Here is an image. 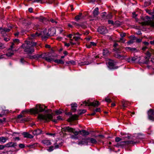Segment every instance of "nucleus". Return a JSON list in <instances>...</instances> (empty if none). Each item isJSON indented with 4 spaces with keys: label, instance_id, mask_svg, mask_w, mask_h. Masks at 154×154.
Returning a JSON list of instances; mask_svg holds the SVG:
<instances>
[{
    "label": "nucleus",
    "instance_id": "45",
    "mask_svg": "<svg viewBox=\"0 0 154 154\" xmlns=\"http://www.w3.org/2000/svg\"><path fill=\"white\" fill-rule=\"evenodd\" d=\"M48 38V36L45 35H42V38L43 40L46 41Z\"/></svg>",
    "mask_w": 154,
    "mask_h": 154
},
{
    "label": "nucleus",
    "instance_id": "5",
    "mask_svg": "<svg viewBox=\"0 0 154 154\" xmlns=\"http://www.w3.org/2000/svg\"><path fill=\"white\" fill-rule=\"evenodd\" d=\"M83 103L85 104V106H92L94 107H98L100 104V103L97 100H94L92 102H90L89 100L85 101L83 102Z\"/></svg>",
    "mask_w": 154,
    "mask_h": 154
},
{
    "label": "nucleus",
    "instance_id": "14",
    "mask_svg": "<svg viewBox=\"0 0 154 154\" xmlns=\"http://www.w3.org/2000/svg\"><path fill=\"white\" fill-rule=\"evenodd\" d=\"M123 107L124 108L127 107L128 106H129L131 104V103L129 102L123 100L121 101Z\"/></svg>",
    "mask_w": 154,
    "mask_h": 154
},
{
    "label": "nucleus",
    "instance_id": "8",
    "mask_svg": "<svg viewBox=\"0 0 154 154\" xmlns=\"http://www.w3.org/2000/svg\"><path fill=\"white\" fill-rule=\"evenodd\" d=\"M75 135H78L79 134L82 135L83 136H85L88 135L89 133L88 131H87L85 130H82L75 132Z\"/></svg>",
    "mask_w": 154,
    "mask_h": 154
},
{
    "label": "nucleus",
    "instance_id": "9",
    "mask_svg": "<svg viewBox=\"0 0 154 154\" xmlns=\"http://www.w3.org/2000/svg\"><path fill=\"white\" fill-rule=\"evenodd\" d=\"M97 31L99 33L102 34H105L108 32L106 27L102 26L99 27Z\"/></svg>",
    "mask_w": 154,
    "mask_h": 154
},
{
    "label": "nucleus",
    "instance_id": "12",
    "mask_svg": "<svg viewBox=\"0 0 154 154\" xmlns=\"http://www.w3.org/2000/svg\"><path fill=\"white\" fill-rule=\"evenodd\" d=\"M141 24L142 25H150L153 27H154V21L150 20V21H145L144 22H142Z\"/></svg>",
    "mask_w": 154,
    "mask_h": 154
},
{
    "label": "nucleus",
    "instance_id": "43",
    "mask_svg": "<svg viewBox=\"0 0 154 154\" xmlns=\"http://www.w3.org/2000/svg\"><path fill=\"white\" fill-rule=\"evenodd\" d=\"M15 44L13 42L12 43L11 45V46L10 48H9L8 50H12V49L14 48L15 47Z\"/></svg>",
    "mask_w": 154,
    "mask_h": 154
},
{
    "label": "nucleus",
    "instance_id": "21",
    "mask_svg": "<svg viewBox=\"0 0 154 154\" xmlns=\"http://www.w3.org/2000/svg\"><path fill=\"white\" fill-rule=\"evenodd\" d=\"M40 35V34L37 32H36L35 33H33L31 35L29 38L31 39H33L35 37L39 36Z\"/></svg>",
    "mask_w": 154,
    "mask_h": 154
},
{
    "label": "nucleus",
    "instance_id": "17",
    "mask_svg": "<svg viewBox=\"0 0 154 154\" xmlns=\"http://www.w3.org/2000/svg\"><path fill=\"white\" fill-rule=\"evenodd\" d=\"M74 24L78 26H81L83 29H85L87 27V24L86 22L82 23L81 24H78L75 23Z\"/></svg>",
    "mask_w": 154,
    "mask_h": 154
},
{
    "label": "nucleus",
    "instance_id": "48",
    "mask_svg": "<svg viewBox=\"0 0 154 154\" xmlns=\"http://www.w3.org/2000/svg\"><path fill=\"white\" fill-rule=\"evenodd\" d=\"M5 47V45L4 44L2 43H0V49H3Z\"/></svg>",
    "mask_w": 154,
    "mask_h": 154
},
{
    "label": "nucleus",
    "instance_id": "35",
    "mask_svg": "<svg viewBox=\"0 0 154 154\" xmlns=\"http://www.w3.org/2000/svg\"><path fill=\"white\" fill-rule=\"evenodd\" d=\"M126 50H129L131 51H137V49L136 48H131L129 47H127L126 48Z\"/></svg>",
    "mask_w": 154,
    "mask_h": 154
},
{
    "label": "nucleus",
    "instance_id": "52",
    "mask_svg": "<svg viewBox=\"0 0 154 154\" xmlns=\"http://www.w3.org/2000/svg\"><path fill=\"white\" fill-rule=\"evenodd\" d=\"M71 107H77V105L76 103H72L71 104Z\"/></svg>",
    "mask_w": 154,
    "mask_h": 154
},
{
    "label": "nucleus",
    "instance_id": "39",
    "mask_svg": "<svg viewBox=\"0 0 154 154\" xmlns=\"http://www.w3.org/2000/svg\"><path fill=\"white\" fill-rule=\"evenodd\" d=\"M108 53V51L106 49H103V55L107 56Z\"/></svg>",
    "mask_w": 154,
    "mask_h": 154
},
{
    "label": "nucleus",
    "instance_id": "31",
    "mask_svg": "<svg viewBox=\"0 0 154 154\" xmlns=\"http://www.w3.org/2000/svg\"><path fill=\"white\" fill-rule=\"evenodd\" d=\"M14 50H12V52H8L6 54V55L8 57H11L14 55Z\"/></svg>",
    "mask_w": 154,
    "mask_h": 154
},
{
    "label": "nucleus",
    "instance_id": "57",
    "mask_svg": "<svg viewBox=\"0 0 154 154\" xmlns=\"http://www.w3.org/2000/svg\"><path fill=\"white\" fill-rule=\"evenodd\" d=\"M55 112L57 115H58V114H61V113H62V112L59 110H57L55 111Z\"/></svg>",
    "mask_w": 154,
    "mask_h": 154
},
{
    "label": "nucleus",
    "instance_id": "30",
    "mask_svg": "<svg viewBox=\"0 0 154 154\" xmlns=\"http://www.w3.org/2000/svg\"><path fill=\"white\" fill-rule=\"evenodd\" d=\"M12 26H8V28H4L3 29L5 30V32H9L12 29Z\"/></svg>",
    "mask_w": 154,
    "mask_h": 154
},
{
    "label": "nucleus",
    "instance_id": "60",
    "mask_svg": "<svg viewBox=\"0 0 154 154\" xmlns=\"http://www.w3.org/2000/svg\"><path fill=\"white\" fill-rule=\"evenodd\" d=\"M134 42L133 40L131 39L128 41L127 43L129 44H132L134 43Z\"/></svg>",
    "mask_w": 154,
    "mask_h": 154
},
{
    "label": "nucleus",
    "instance_id": "58",
    "mask_svg": "<svg viewBox=\"0 0 154 154\" xmlns=\"http://www.w3.org/2000/svg\"><path fill=\"white\" fill-rule=\"evenodd\" d=\"M90 45L91 46H95L96 45V43L94 42H90Z\"/></svg>",
    "mask_w": 154,
    "mask_h": 154
},
{
    "label": "nucleus",
    "instance_id": "34",
    "mask_svg": "<svg viewBox=\"0 0 154 154\" xmlns=\"http://www.w3.org/2000/svg\"><path fill=\"white\" fill-rule=\"evenodd\" d=\"M6 140L7 139L6 138L3 137H2L0 138V141L3 143H5L6 142Z\"/></svg>",
    "mask_w": 154,
    "mask_h": 154
},
{
    "label": "nucleus",
    "instance_id": "7",
    "mask_svg": "<svg viewBox=\"0 0 154 154\" xmlns=\"http://www.w3.org/2000/svg\"><path fill=\"white\" fill-rule=\"evenodd\" d=\"M61 130L63 132H68L72 133L75 135V132L77 131H75L74 128L70 127L69 126L64 127L63 128L62 127Z\"/></svg>",
    "mask_w": 154,
    "mask_h": 154
},
{
    "label": "nucleus",
    "instance_id": "1",
    "mask_svg": "<svg viewBox=\"0 0 154 154\" xmlns=\"http://www.w3.org/2000/svg\"><path fill=\"white\" fill-rule=\"evenodd\" d=\"M37 43L32 41H25V43L23 44L21 47L24 49V51L28 54H31L34 52L35 50L34 47L36 46Z\"/></svg>",
    "mask_w": 154,
    "mask_h": 154
},
{
    "label": "nucleus",
    "instance_id": "56",
    "mask_svg": "<svg viewBox=\"0 0 154 154\" xmlns=\"http://www.w3.org/2000/svg\"><path fill=\"white\" fill-rule=\"evenodd\" d=\"M108 23L109 24H112V25H114V23L113 21L112 20H108Z\"/></svg>",
    "mask_w": 154,
    "mask_h": 154
},
{
    "label": "nucleus",
    "instance_id": "10",
    "mask_svg": "<svg viewBox=\"0 0 154 154\" xmlns=\"http://www.w3.org/2000/svg\"><path fill=\"white\" fill-rule=\"evenodd\" d=\"M148 118L149 119L152 121H154V109H150L148 111Z\"/></svg>",
    "mask_w": 154,
    "mask_h": 154
},
{
    "label": "nucleus",
    "instance_id": "24",
    "mask_svg": "<svg viewBox=\"0 0 154 154\" xmlns=\"http://www.w3.org/2000/svg\"><path fill=\"white\" fill-rule=\"evenodd\" d=\"M53 61L58 64H63L64 63V61L62 59H56L55 60L54 59Z\"/></svg>",
    "mask_w": 154,
    "mask_h": 154
},
{
    "label": "nucleus",
    "instance_id": "50",
    "mask_svg": "<svg viewBox=\"0 0 154 154\" xmlns=\"http://www.w3.org/2000/svg\"><path fill=\"white\" fill-rule=\"evenodd\" d=\"M13 42L15 44H17L19 42V40L18 39H15L13 40Z\"/></svg>",
    "mask_w": 154,
    "mask_h": 154
},
{
    "label": "nucleus",
    "instance_id": "26",
    "mask_svg": "<svg viewBox=\"0 0 154 154\" xmlns=\"http://www.w3.org/2000/svg\"><path fill=\"white\" fill-rule=\"evenodd\" d=\"M122 138V140H126L128 139H129L130 138V137L129 136L128 134H125V135L124 136H123Z\"/></svg>",
    "mask_w": 154,
    "mask_h": 154
},
{
    "label": "nucleus",
    "instance_id": "46",
    "mask_svg": "<svg viewBox=\"0 0 154 154\" xmlns=\"http://www.w3.org/2000/svg\"><path fill=\"white\" fill-rule=\"evenodd\" d=\"M122 139L119 137H116L115 138V141L116 142H119L120 141L122 140Z\"/></svg>",
    "mask_w": 154,
    "mask_h": 154
},
{
    "label": "nucleus",
    "instance_id": "28",
    "mask_svg": "<svg viewBox=\"0 0 154 154\" xmlns=\"http://www.w3.org/2000/svg\"><path fill=\"white\" fill-rule=\"evenodd\" d=\"M66 63L69 65H75V63L74 60H71L66 62Z\"/></svg>",
    "mask_w": 154,
    "mask_h": 154
},
{
    "label": "nucleus",
    "instance_id": "19",
    "mask_svg": "<svg viewBox=\"0 0 154 154\" xmlns=\"http://www.w3.org/2000/svg\"><path fill=\"white\" fill-rule=\"evenodd\" d=\"M42 132V131L41 130L38 128L33 131L32 133L34 135H37L41 134Z\"/></svg>",
    "mask_w": 154,
    "mask_h": 154
},
{
    "label": "nucleus",
    "instance_id": "15",
    "mask_svg": "<svg viewBox=\"0 0 154 154\" xmlns=\"http://www.w3.org/2000/svg\"><path fill=\"white\" fill-rule=\"evenodd\" d=\"M87 140H88L89 143L92 144H96L97 143V139L93 138L88 137L87 138Z\"/></svg>",
    "mask_w": 154,
    "mask_h": 154
},
{
    "label": "nucleus",
    "instance_id": "49",
    "mask_svg": "<svg viewBox=\"0 0 154 154\" xmlns=\"http://www.w3.org/2000/svg\"><path fill=\"white\" fill-rule=\"evenodd\" d=\"M113 50L115 51H116L117 53H118L119 51H120V49L119 48H118L116 47L114 48Z\"/></svg>",
    "mask_w": 154,
    "mask_h": 154
},
{
    "label": "nucleus",
    "instance_id": "18",
    "mask_svg": "<svg viewBox=\"0 0 154 154\" xmlns=\"http://www.w3.org/2000/svg\"><path fill=\"white\" fill-rule=\"evenodd\" d=\"M78 116L76 114H74L72 115L70 117V118L68 119V121L71 122L72 121L76 120L77 119Z\"/></svg>",
    "mask_w": 154,
    "mask_h": 154
},
{
    "label": "nucleus",
    "instance_id": "62",
    "mask_svg": "<svg viewBox=\"0 0 154 154\" xmlns=\"http://www.w3.org/2000/svg\"><path fill=\"white\" fill-rule=\"evenodd\" d=\"M20 61L21 63H24L25 62H26L24 60L23 58H21L20 60Z\"/></svg>",
    "mask_w": 154,
    "mask_h": 154
},
{
    "label": "nucleus",
    "instance_id": "64",
    "mask_svg": "<svg viewBox=\"0 0 154 154\" xmlns=\"http://www.w3.org/2000/svg\"><path fill=\"white\" fill-rule=\"evenodd\" d=\"M73 39H74L75 41H77L78 40L80 39V38L79 37H74Z\"/></svg>",
    "mask_w": 154,
    "mask_h": 154
},
{
    "label": "nucleus",
    "instance_id": "59",
    "mask_svg": "<svg viewBox=\"0 0 154 154\" xmlns=\"http://www.w3.org/2000/svg\"><path fill=\"white\" fill-rule=\"evenodd\" d=\"M19 146L21 148H24L25 146V145L23 144L22 143L19 144Z\"/></svg>",
    "mask_w": 154,
    "mask_h": 154
},
{
    "label": "nucleus",
    "instance_id": "36",
    "mask_svg": "<svg viewBox=\"0 0 154 154\" xmlns=\"http://www.w3.org/2000/svg\"><path fill=\"white\" fill-rule=\"evenodd\" d=\"M138 58V57L137 56L132 57L131 58V61L132 62H134L136 61V60Z\"/></svg>",
    "mask_w": 154,
    "mask_h": 154
},
{
    "label": "nucleus",
    "instance_id": "42",
    "mask_svg": "<svg viewBox=\"0 0 154 154\" xmlns=\"http://www.w3.org/2000/svg\"><path fill=\"white\" fill-rule=\"evenodd\" d=\"M54 146H51L49 147L47 150L49 152H51L54 149Z\"/></svg>",
    "mask_w": 154,
    "mask_h": 154
},
{
    "label": "nucleus",
    "instance_id": "55",
    "mask_svg": "<svg viewBox=\"0 0 154 154\" xmlns=\"http://www.w3.org/2000/svg\"><path fill=\"white\" fill-rule=\"evenodd\" d=\"M1 34L3 35V36L5 35H6V32H5L4 30L3 29L2 30L1 32Z\"/></svg>",
    "mask_w": 154,
    "mask_h": 154
},
{
    "label": "nucleus",
    "instance_id": "11",
    "mask_svg": "<svg viewBox=\"0 0 154 154\" xmlns=\"http://www.w3.org/2000/svg\"><path fill=\"white\" fill-rule=\"evenodd\" d=\"M108 68L110 69H114L117 68L115 67L114 62L112 60H110L107 63Z\"/></svg>",
    "mask_w": 154,
    "mask_h": 154
},
{
    "label": "nucleus",
    "instance_id": "13",
    "mask_svg": "<svg viewBox=\"0 0 154 154\" xmlns=\"http://www.w3.org/2000/svg\"><path fill=\"white\" fill-rule=\"evenodd\" d=\"M17 143H14L12 142H9L8 143L5 145V147H14L17 146Z\"/></svg>",
    "mask_w": 154,
    "mask_h": 154
},
{
    "label": "nucleus",
    "instance_id": "6",
    "mask_svg": "<svg viewBox=\"0 0 154 154\" xmlns=\"http://www.w3.org/2000/svg\"><path fill=\"white\" fill-rule=\"evenodd\" d=\"M138 143V142L134 141H124L120 142L118 143V146H124L126 145L136 144L137 143Z\"/></svg>",
    "mask_w": 154,
    "mask_h": 154
},
{
    "label": "nucleus",
    "instance_id": "2",
    "mask_svg": "<svg viewBox=\"0 0 154 154\" xmlns=\"http://www.w3.org/2000/svg\"><path fill=\"white\" fill-rule=\"evenodd\" d=\"M53 117L52 114L49 113L47 114L44 115L39 114L38 116V119L44 120L45 122H48L50 120H51L55 123H57V120L52 119Z\"/></svg>",
    "mask_w": 154,
    "mask_h": 154
},
{
    "label": "nucleus",
    "instance_id": "22",
    "mask_svg": "<svg viewBox=\"0 0 154 154\" xmlns=\"http://www.w3.org/2000/svg\"><path fill=\"white\" fill-rule=\"evenodd\" d=\"M42 142L46 146L49 145L51 144L50 141L48 140H44L42 141Z\"/></svg>",
    "mask_w": 154,
    "mask_h": 154
},
{
    "label": "nucleus",
    "instance_id": "32",
    "mask_svg": "<svg viewBox=\"0 0 154 154\" xmlns=\"http://www.w3.org/2000/svg\"><path fill=\"white\" fill-rule=\"evenodd\" d=\"M86 112V110L85 109L81 110L80 109L78 111V113L79 115H82L85 113Z\"/></svg>",
    "mask_w": 154,
    "mask_h": 154
},
{
    "label": "nucleus",
    "instance_id": "20",
    "mask_svg": "<svg viewBox=\"0 0 154 154\" xmlns=\"http://www.w3.org/2000/svg\"><path fill=\"white\" fill-rule=\"evenodd\" d=\"M114 56L116 58L119 59H121L122 60L124 59L125 58L124 56L120 55L118 53H116L114 54Z\"/></svg>",
    "mask_w": 154,
    "mask_h": 154
},
{
    "label": "nucleus",
    "instance_id": "44",
    "mask_svg": "<svg viewBox=\"0 0 154 154\" xmlns=\"http://www.w3.org/2000/svg\"><path fill=\"white\" fill-rule=\"evenodd\" d=\"M112 17V15L111 13H109L106 15V19H110Z\"/></svg>",
    "mask_w": 154,
    "mask_h": 154
},
{
    "label": "nucleus",
    "instance_id": "38",
    "mask_svg": "<svg viewBox=\"0 0 154 154\" xmlns=\"http://www.w3.org/2000/svg\"><path fill=\"white\" fill-rule=\"evenodd\" d=\"M105 101L108 103H110L112 102V100L108 97H105Z\"/></svg>",
    "mask_w": 154,
    "mask_h": 154
},
{
    "label": "nucleus",
    "instance_id": "53",
    "mask_svg": "<svg viewBox=\"0 0 154 154\" xmlns=\"http://www.w3.org/2000/svg\"><path fill=\"white\" fill-rule=\"evenodd\" d=\"M26 57L30 59H34V55H28Z\"/></svg>",
    "mask_w": 154,
    "mask_h": 154
},
{
    "label": "nucleus",
    "instance_id": "4",
    "mask_svg": "<svg viewBox=\"0 0 154 154\" xmlns=\"http://www.w3.org/2000/svg\"><path fill=\"white\" fill-rule=\"evenodd\" d=\"M44 105L41 104H37L36 105L35 108H32L30 109V112L31 113L36 114H38L39 112H42L45 110V109L43 108Z\"/></svg>",
    "mask_w": 154,
    "mask_h": 154
},
{
    "label": "nucleus",
    "instance_id": "63",
    "mask_svg": "<svg viewBox=\"0 0 154 154\" xmlns=\"http://www.w3.org/2000/svg\"><path fill=\"white\" fill-rule=\"evenodd\" d=\"M106 12H104L102 13V17L103 18H105V17L106 18Z\"/></svg>",
    "mask_w": 154,
    "mask_h": 154
},
{
    "label": "nucleus",
    "instance_id": "37",
    "mask_svg": "<svg viewBox=\"0 0 154 154\" xmlns=\"http://www.w3.org/2000/svg\"><path fill=\"white\" fill-rule=\"evenodd\" d=\"M146 56H147V57H146V58H147L148 59H149V57L151 56V53H150V52L149 51H147L146 52Z\"/></svg>",
    "mask_w": 154,
    "mask_h": 154
},
{
    "label": "nucleus",
    "instance_id": "16",
    "mask_svg": "<svg viewBox=\"0 0 154 154\" xmlns=\"http://www.w3.org/2000/svg\"><path fill=\"white\" fill-rule=\"evenodd\" d=\"M22 134L25 138L32 139L33 137V136L32 135L27 132H24L22 133Z\"/></svg>",
    "mask_w": 154,
    "mask_h": 154
},
{
    "label": "nucleus",
    "instance_id": "23",
    "mask_svg": "<svg viewBox=\"0 0 154 154\" xmlns=\"http://www.w3.org/2000/svg\"><path fill=\"white\" fill-rule=\"evenodd\" d=\"M99 13V8L98 7L96 8L93 12V14L94 17H96Z\"/></svg>",
    "mask_w": 154,
    "mask_h": 154
},
{
    "label": "nucleus",
    "instance_id": "51",
    "mask_svg": "<svg viewBox=\"0 0 154 154\" xmlns=\"http://www.w3.org/2000/svg\"><path fill=\"white\" fill-rule=\"evenodd\" d=\"M8 110H2V112H1V113H2V114L4 115L5 113H7L8 112Z\"/></svg>",
    "mask_w": 154,
    "mask_h": 154
},
{
    "label": "nucleus",
    "instance_id": "47",
    "mask_svg": "<svg viewBox=\"0 0 154 154\" xmlns=\"http://www.w3.org/2000/svg\"><path fill=\"white\" fill-rule=\"evenodd\" d=\"M39 58H40V54H37L34 55V59L38 60Z\"/></svg>",
    "mask_w": 154,
    "mask_h": 154
},
{
    "label": "nucleus",
    "instance_id": "29",
    "mask_svg": "<svg viewBox=\"0 0 154 154\" xmlns=\"http://www.w3.org/2000/svg\"><path fill=\"white\" fill-rule=\"evenodd\" d=\"M82 15V13H79V15H77L75 17V18L76 21H78L81 19V16Z\"/></svg>",
    "mask_w": 154,
    "mask_h": 154
},
{
    "label": "nucleus",
    "instance_id": "41",
    "mask_svg": "<svg viewBox=\"0 0 154 154\" xmlns=\"http://www.w3.org/2000/svg\"><path fill=\"white\" fill-rule=\"evenodd\" d=\"M70 138L72 139H78V137L76 136L77 135L70 134Z\"/></svg>",
    "mask_w": 154,
    "mask_h": 154
},
{
    "label": "nucleus",
    "instance_id": "33",
    "mask_svg": "<svg viewBox=\"0 0 154 154\" xmlns=\"http://www.w3.org/2000/svg\"><path fill=\"white\" fill-rule=\"evenodd\" d=\"M39 20L41 22H43L44 21H46L48 20L45 17H40L39 18Z\"/></svg>",
    "mask_w": 154,
    "mask_h": 154
},
{
    "label": "nucleus",
    "instance_id": "27",
    "mask_svg": "<svg viewBox=\"0 0 154 154\" xmlns=\"http://www.w3.org/2000/svg\"><path fill=\"white\" fill-rule=\"evenodd\" d=\"M55 145V148L57 149L60 148L61 147L62 145V143H58L57 141L54 144Z\"/></svg>",
    "mask_w": 154,
    "mask_h": 154
},
{
    "label": "nucleus",
    "instance_id": "40",
    "mask_svg": "<svg viewBox=\"0 0 154 154\" xmlns=\"http://www.w3.org/2000/svg\"><path fill=\"white\" fill-rule=\"evenodd\" d=\"M37 146V143H34L31 144L29 145L28 146L30 148H33Z\"/></svg>",
    "mask_w": 154,
    "mask_h": 154
},
{
    "label": "nucleus",
    "instance_id": "25",
    "mask_svg": "<svg viewBox=\"0 0 154 154\" xmlns=\"http://www.w3.org/2000/svg\"><path fill=\"white\" fill-rule=\"evenodd\" d=\"M91 63V62H89L88 61H85L84 62H80L78 63L79 65L81 66L84 65H88Z\"/></svg>",
    "mask_w": 154,
    "mask_h": 154
},
{
    "label": "nucleus",
    "instance_id": "54",
    "mask_svg": "<svg viewBox=\"0 0 154 154\" xmlns=\"http://www.w3.org/2000/svg\"><path fill=\"white\" fill-rule=\"evenodd\" d=\"M6 119L5 118H3L2 119H0V123H3L5 121Z\"/></svg>",
    "mask_w": 154,
    "mask_h": 154
},
{
    "label": "nucleus",
    "instance_id": "61",
    "mask_svg": "<svg viewBox=\"0 0 154 154\" xmlns=\"http://www.w3.org/2000/svg\"><path fill=\"white\" fill-rule=\"evenodd\" d=\"M125 40L123 38L121 37L120 38L119 41L122 43H124Z\"/></svg>",
    "mask_w": 154,
    "mask_h": 154
},
{
    "label": "nucleus",
    "instance_id": "3",
    "mask_svg": "<svg viewBox=\"0 0 154 154\" xmlns=\"http://www.w3.org/2000/svg\"><path fill=\"white\" fill-rule=\"evenodd\" d=\"M40 58L45 59L49 62H51L54 60L55 56L52 55L50 53H44L40 54Z\"/></svg>",
    "mask_w": 154,
    "mask_h": 154
}]
</instances>
